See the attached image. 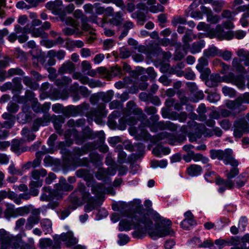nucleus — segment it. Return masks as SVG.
I'll return each mask as SVG.
<instances>
[{"label": "nucleus", "mask_w": 249, "mask_h": 249, "mask_svg": "<svg viewBox=\"0 0 249 249\" xmlns=\"http://www.w3.org/2000/svg\"><path fill=\"white\" fill-rule=\"evenodd\" d=\"M47 173L46 170L42 168L33 170L31 173L32 180L30 184L31 188L41 187L42 185V180L39 178L45 176Z\"/></svg>", "instance_id": "obj_10"}, {"label": "nucleus", "mask_w": 249, "mask_h": 249, "mask_svg": "<svg viewBox=\"0 0 249 249\" xmlns=\"http://www.w3.org/2000/svg\"><path fill=\"white\" fill-rule=\"evenodd\" d=\"M129 132L135 136L138 140H148L150 138V134L145 130L143 126H140L136 130L130 129Z\"/></svg>", "instance_id": "obj_16"}, {"label": "nucleus", "mask_w": 249, "mask_h": 249, "mask_svg": "<svg viewBox=\"0 0 249 249\" xmlns=\"http://www.w3.org/2000/svg\"><path fill=\"white\" fill-rule=\"evenodd\" d=\"M40 221L39 216H30L27 219L25 225V229L30 230L32 229L34 225L37 224Z\"/></svg>", "instance_id": "obj_27"}, {"label": "nucleus", "mask_w": 249, "mask_h": 249, "mask_svg": "<svg viewBox=\"0 0 249 249\" xmlns=\"http://www.w3.org/2000/svg\"><path fill=\"white\" fill-rule=\"evenodd\" d=\"M173 136L170 133L166 132H163L158 134V138L159 140H164L165 142L169 143L171 144H174L172 138Z\"/></svg>", "instance_id": "obj_31"}, {"label": "nucleus", "mask_w": 249, "mask_h": 249, "mask_svg": "<svg viewBox=\"0 0 249 249\" xmlns=\"http://www.w3.org/2000/svg\"><path fill=\"white\" fill-rule=\"evenodd\" d=\"M167 165L166 160H161L159 161H153L151 162V167L156 168L160 167V168H165Z\"/></svg>", "instance_id": "obj_48"}, {"label": "nucleus", "mask_w": 249, "mask_h": 249, "mask_svg": "<svg viewBox=\"0 0 249 249\" xmlns=\"http://www.w3.org/2000/svg\"><path fill=\"white\" fill-rule=\"evenodd\" d=\"M218 124L225 131L229 130L231 126V123L227 119H223L219 121Z\"/></svg>", "instance_id": "obj_45"}, {"label": "nucleus", "mask_w": 249, "mask_h": 249, "mask_svg": "<svg viewBox=\"0 0 249 249\" xmlns=\"http://www.w3.org/2000/svg\"><path fill=\"white\" fill-rule=\"evenodd\" d=\"M205 42L203 40H200L197 42L194 43L190 47V52L193 54L199 53L204 47Z\"/></svg>", "instance_id": "obj_28"}, {"label": "nucleus", "mask_w": 249, "mask_h": 249, "mask_svg": "<svg viewBox=\"0 0 249 249\" xmlns=\"http://www.w3.org/2000/svg\"><path fill=\"white\" fill-rule=\"evenodd\" d=\"M21 141L18 140H14L12 142L11 145V150L18 154H20L21 152L24 151V150L20 148Z\"/></svg>", "instance_id": "obj_33"}, {"label": "nucleus", "mask_w": 249, "mask_h": 249, "mask_svg": "<svg viewBox=\"0 0 249 249\" xmlns=\"http://www.w3.org/2000/svg\"><path fill=\"white\" fill-rule=\"evenodd\" d=\"M197 113L199 114L200 116L197 118V116L196 114L191 115V118L193 119H197L200 121H204L206 120V116H203V114L206 112V107L204 104H201L198 106L196 110Z\"/></svg>", "instance_id": "obj_24"}, {"label": "nucleus", "mask_w": 249, "mask_h": 249, "mask_svg": "<svg viewBox=\"0 0 249 249\" xmlns=\"http://www.w3.org/2000/svg\"><path fill=\"white\" fill-rule=\"evenodd\" d=\"M55 243L53 244V241L50 238H41L39 242V246L41 249H56L60 248L61 242H65L68 247H72L73 249H78L76 244V238L73 237V234L71 231H68L67 233H62L59 235H55L54 237Z\"/></svg>", "instance_id": "obj_2"}, {"label": "nucleus", "mask_w": 249, "mask_h": 249, "mask_svg": "<svg viewBox=\"0 0 249 249\" xmlns=\"http://www.w3.org/2000/svg\"><path fill=\"white\" fill-rule=\"evenodd\" d=\"M205 167L207 172L204 176L205 179L208 182H212L216 178V174L213 171H209L211 168V165L209 164H207Z\"/></svg>", "instance_id": "obj_30"}, {"label": "nucleus", "mask_w": 249, "mask_h": 249, "mask_svg": "<svg viewBox=\"0 0 249 249\" xmlns=\"http://www.w3.org/2000/svg\"><path fill=\"white\" fill-rule=\"evenodd\" d=\"M221 29L222 27L220 25H217L215 29L216 35L221 40H231L234 37L238 39H241L243 38L246 35V33L242 30H238L235 32L231 31L224 32L223 31H221Z\"/></svg>", "instance_id": "obj_7"}, {"label": "nucleus", "mask_w": 249, "mask_h": 249, "mask_svg": "<svg viewBox=\"0 0 249 249\" xmlns=\"http://www.w3.org/2000/svg\"><path fill=\"white\" fill-rule=\"evenodd\" d=\"M208 65L207 58L203 55L198 60V63L196 66V69L201 73V77L203 79L207 78L211 72L209 68L207 66Z\"/></svg>", "instance_id": "obj_12"}, {"label": "nucleus", "mask_w": 249, "mask_h": 249, "mask_svg": "<svg viewBox=\"0 0 249 249\" xmlns=\"http://www.w3.org/2000/svg\"><path fill=\"white\" fill-rule=\"evenodd\" d=\"M232 150L231 149H227L224 151H220L217 153L220 157V160H223L226 164H230L233 167H237L238 163L232 157Z\"/></svg>", "instance_id": "obj_11"}, {"label": "nucleus", "mask_w": 249, "mask_h": 249, "mask_svg": "<svg viewBox=\"0 0 249 249\" xmlns=\"http://www.w3.org/2000/svg\"><path fill=\"white\" fill-rule=\"evenodd\" d=\"M64 123V119L60 116H58L54 122V128L60 135H61L62 133V130L61 129V125L60 124H62Z\"/></svg>", "instance_id": "obj_39"}, {"label": "nucleus", "mask_w": 249, "mask_h": 249, "mask_svg": "<svg viewBox=\"0 0 249 249\" xmlns=\"http://www.w3.org/2000/svg\"><path fill=\"white\" fill-rule=\"evenodd\" d=\"M204 97V95L202 91H199L196 92L195 94V97H192L190 99V100L191 101H193V102H198L199 100H202L203 99Z\"/></svg>", "instance_id": "obj_60"}, {"label": "nucleus", "mask_w": 249, "mask_h": 249, "mask_svg": "<svg viewBox=\"0 0 249 249\" xmlns=\"http://www.w3.org/2000/svg\"><path fill=\"white\" fill-rule=\"evenodd\" d=\"M127 108L129 112H133L135 114L141 115L142 117L145 116L141 109L136 108L135 104L133 101H129L127 103Z\"/></svg>", "instance_id": "obj_29"}, {"label": "nucleus", "mask_w": 249, "mask_h": 249, "mask_svg": "<svg viewBox=\"0 0 249 249\" xmlns=\"http://www.w3.org/2000/svg\"><path fill=\"white\" fill-rule=\"evenodd\" d=\"M107 114L104 105L97 110H91L86 113L85 116L89 123L94 121L96 124H100L102 122V118Z\"/></svg>", "instance_id": "obj_8"}, {"label": "nucleus", "mask_w": 249, "mask_h": 249, "mask_svg": "<svg viewBox=\"0 0 249 249\" xmlns=\"http://www.w3.org/2000/svg\"><path fill=\"white\" fill-rule=\"evenodd\" d=\"M0 242L1 249H18L22 243L20 235L16 236L10 233L3 229H0Z\"/></svg>", "instance_id": "obj_5"}, {"label": "nucleus", "mask_w": 249, "mask_h": 249, "mask_svg": "<svg viewBox=\"0 0 249 249\" xmlns=\"http://www.w3.org/2000/svg\"><path fill=\"white\" fill-rule=\"evenodd\" d=\"M222 92L225 96H228L230 97H233L235 95V90L231 88L228 87H224L222 88Z\"/></svg>", "instance_id": "obj_50"}, {"label": "nucleus", "mask_w": 249, "mask_h": 249, "mask_svg": "<svg viewBox=\"0 0 249 249\" xmlns=\"http://www.w3.org/2000/svg\"><path fill=\"white\" fill-rule=\"evenodd\" d=\"M239 173L238 169L236 167H233V168L231 170L230 172L226 174V176L228 178V180L234 178Z\"/></svg>", "instance_id": "obj_61"}, {"label": "nucleus", "mask_w": 249, "mask_h": 249, "mask_svg": "<svg viewBox=\"0 0 249 249\" xmlns=\"http://www.w3.org/2000/svg\"><path fill=\"white\" fill-rule=\"evenodd\" d=\"M103 44L105 50H109L113 47L115 42L112 39H107L104 41Z\"/></svg>", "instance_id": "obj_55"}, {"label": "nucleus", "mask_w": 249, "mask_h": 249, "mask_svg": "<svg viewBox=\"0 0 249 249\" xmlns=\"http://www.w3.org/2000/svg\"><path fill=\"white\" fill-rule=\"evenodd\" d=\"M141 202L140 199H135L129 203L121 202L118 204L119 207L130 209V212L127 213L125 215L131 218L130 221H121L119 224V230L127 231L132 229H136V230L132 232V235L136 239L143 238L146 233L153 240L173 235L174 231L171 229V221L161 218L159 213H156L154 214L153 219L156 222H160V224L153 227L149 215L145 213Z\"/></svg>", "instance_id": "obj_1"}, {"label": "nucleus", "mask_w": 249, "mask_h": 249, "mask_svg": "<svg viewBox=\"0 0 249 249\" xmlns=\"http://www.w3.org/2000/svg\"><path fill=\"white\" fill-rule=\"evenodd\" d=\"M8 172L10 174L13 175L21 176L22 175V171L21 170L16 169L14 164H11L9 166Z\"/></svg>", "instance_id": "obj_53"}, {"label": "nucleus", "mask_w": 249, "mask_h": 249, "mask_svg": "<svg viewBox=\"0 0 249 249\" xmlns=\"http://www.w3.org/2000/svg\"><path fill=\"white\" fill-rule=\"evenodd\" d=\"M37 120H40L38 122L42 126H46L49 124L50 122V115L46 114L42 118H37Z\"/></svg>", "instance_id": "obj_52"}, {"label": "nucleus", "mask_w": 249, "mask_h": 249, "mask_svg": "<svg viewBox=\"0 0 249 249\" xmlns=\"http://www.w3.org/2000/svg\"><path fill=\"white\" fill-rule=\"evenodd\" d=\"M207 99L210 102L215 103L220 100V97L219 94L213 93L209 94L207 97Z\"/></svg>", "instance_id": "obj_54"}, {"label": "nucleus", "mask_w": 249, "mask_h": 249, "mask_svg": "<svg viewBox=\"0 0 249 249\" xmlns=\"http://www.w3.org/2000/svg\"><path fill=\"white\" fill-rule=\"evenodd\" d=\"M234 129L233 135L237 138H241L244 132L248 128V124L243 120L236 121L234 124Z\"/></svg>", "instance_id": "obj_15"}, {"label": "nucleus", "mask_w": 249, "mask_h": 249, "mask_svg": "<svg viewBox=\"0 0 249 249\" xmlns=\"http://www.w3.org/2000/svg\"><path fill=\"white\" fill-rule=\"evenodd\" d=\"M202 171V169L200 165L192 164L187 169V173L192 177H196L200 175Z\"/></svg>", "instance_id": "obj_25"}, {"label": "nucleus", "mask_w": 249, "mask_h": 249, "mask_svg": "<svg viewBox=\"0 0 249 249\" xmlns=\"http://www.w3.org/2000/svg\"><path fill=\"white\" fill-rule=\"evenodd\" d=\"M239 12H245L240 19V22L243 27H246L248 26V22L247 18L249 17V5H243L239 6L237 8Z\"/></svg>", "instance_id": "obj_19"}, {"label": "nucleus", "mask_w": 249, "mask_h": 249, "mask_svg": "<svg viewBox=\"0 0 249 249\" xmlns=\"http://www.w3.org/2000/svg\"><path fill=\"white\" fill-rule=\"evenodd\" d=\"M73 188V186L67 183L65 179H61L59 182L55 184V190L53 191L49 187H43L40 199L43 201H48L54 197H61L64 192L71 191Z\"/></svg>", "instance_id": "obj_4"}, {"label": "nucleus", "mask_w": 249, "mask_h": 249, "mask_svg": "<svg viewBox=\"0 0 249 249\" xmlns=\"http://www.w3.org/2000/svg\"><path fill=\"white\" fill-rule=\"evenodd\" d=\"M218 55L220 56H221L223 58L224 60H225L226 61H228V60H229L231 58L232 53L231 52H230L229 51H225L223 53H221V52L219 53Z\"/></svg>", "instance_id": "obj_63"}, {"label": "nucleus", "mask_w": 249, "mask_h": 249, "mask_svg": "<svg viewBox=\"0 0 249 249\" xmlns=\"http://www.w3.org/2000/svg\"><path fill=\"white\" fill-rule=\"evenodd\" d=\"M185 22L186 19L184 18L179 16L174 17L172 21L173 25H176L178 24H185Z\"/></svg>", "instance_id": "obj_59"}, {"label": "nucleus", "mask_w": 249, "mask_h": 249, "mask_svg": "<svg viewBox=\"0 0 249 249\" xmlns=\"http://www.w3.org/2000/svg\"><path fill=\"white\" fill-rule=\"evenodd\" d=\"M4 213L5 217L8 219H10L11 217H16L14 206L12 205L7 206Z\"/></svg>", "instance_id": "obj_41"}, {"label": "nucleus", "mask_w": 249, "mask_h": 249, "mask_svg": "<svg viewBox=\"0 0 249 249\" xmlns=\"http://www.w3.org/2000/svg\"><path fill=\"white\" fill-rule=\"evenodd\" d=\"M65 22L67 24L70 25L71 27H68L65 29L63 30L64 32L67 35H72L77 28L76 21L73 20L72 18L69 17L66 18Z\"/></svg>", "instance_id": "obj_21"}, {"label": "nucleus", "mask_w": 249, "mask_h": 249, "mask_svg": "<svg viewBox=\"0 0 249 249\" xmlns=\"http://www.w3.org/2000/svg\"><path fill=\"white\" fill-rule=\"evenodd\" d=\"M145 111L149 115H153L150 118L152 123L151 124L149 120H147L144 124L145 126L150 127L151 131L156 132L158 129H168L171 131H174L177 129V126L171 122H157L159 119V116L155 115L157 110L155 107H146L145 109Z\"/></svg>", "instance_id": "obj_3"}, {"label": "nucleus", "mask_w": 249, "mask_h": 249, "mask_svg": "<svg viewBox=\"0 0 249 249\" xmlns=\"http://www.w3.org/2000/svg\"><path fill=\"white\" fill-rule=\"evenodd\" d=\"M193 241L198 247L209 248V244L207 243L209 242V240H207L202 243L199 238L195 237L193 239Z\"/></svg>", "instance_id": "obj_44"}, {"label": "nucleus", "mask_w": 249, "mask_h": 249, "mask_svg": "<svg viewBox=\"0 0 249 249\" xmlns=\"http://www.w3.org/2000/svg\"><path fill=\"white\" fill-rule=\"evenodd\" d=\"M32 36L35 37H40L42 38H46L48 35L42 29L37 28L33 30L31 32Z\"/></svg>", "instance_id": "obj_38"}, {"label": "nucleus", "mask_w": 249, "mask_h": 249, "mask_svg": "<svg viewBox=\"0 0 249 249\" xmlns=\"http://www.w3.org/2000/svg\"><path fill=\"white\" fill-rule=\"evenodd\" d=\"M23 71L19 68L10 69L8 71V76L11 77L14 75H22L24 74Z\"/></svg>", "instance_id": "obj_47"}, {"label": "nucleus", "mask_w": 249, "mask_h": 249, "mask_svg": "<svg viewBox=\"0 0 249 249\" xmlns=\"http://www.w3.org/2000/svg\"><path fill=\"white\" fill-rule=\"evenodd\" d=\"M123 14L121 12H116L113 18L110 20L111 24L118 26L120 25L123 21Z\"/></svg>", "instance_id": "obj_34"}, {"label": "nucleus", "mask_w": 249, "mask_h": 249, "mask_svg": "<svg viewBox=\"0 0 249 249\" xmlns=\"http://www.w3.org/2000/svg\"><path fill=\"white\" fill-rule=\"evenodd\" d=\"M242 60L237 58H233L232 62V67L235 69V70L238 72H244L245 69L243 66L241 65Z\"/></svg>", "instance_id": "obj_36"}, {"label": "nucleus", "mask_w": 249, "mask_h": 249, "mask_svg": "<svg viewBox=\"0 0 249 249\" xmlns=\"http://www.w3.org/2000/svg\"><path fill=\"white\" fill-rule=\"evenodd\" d=\"M216 182L217 185L220 186L218 189V192L220 193H223L227 189H231L234 186L231 180H225L220 178H217Z\"/></svg>", "instance_id": "obj_20"}, {"label": "nucleus", "mask_w": 249, "mask_h": 249, "mask_svg": "<svg viewBox=\"0 0 249 249\" xmlns=\"http://www.w3.org/2000/svg\"><path fill=\"white\" fill-rule=\"evenodd\" d=\"M105 59V55L102 53H99L96 55L93 60L95 64L98 65L101 63Z\"/></svg>", "instance_id": "obj_64"}, {"label": "nucleus", "mask_w": 249, "mask_h": 249, "mask_svg": "<svg viewBox=\"0 0 249 249\" xmlns=\"http://www.w3.org/2000/svg\"><path fill=\"white\" fill-rule=\"evenodd\" d=\"M164 8L163 6L160 4H157V5H154L150 6L149 8V11L153 13H157L163 11Z\"/></svg>", "instance_id": "obj_51"}, {"label": "nucleus", "mask_w": 249, "mask_h": 249, "mask_svg": "<svg viewBox=\"0 0 249 249\" xmlns=\"http://www.w3.org/2000/svg\"><path fill=\"white\" fill-rule=\"evenodd\" d=\"M249 103V93H245L242 95L238 97L235 101H228L226 103V106L229 109L234 110L236 112H240L246 109L245 106L242 104Z\"/></svg>", "instance_id": "obj_6"}, {"label": "nucleus", "mask_w": 249, "mask_h": 249, "mask_svg": "<svg viewBox=\"0 0 249 249\" xmlns=\"http://www.w3.org/2000/svg\"><path fill=\"white\" fill-rule=\"evenodd\" d=\"M29 209L26 207H21L15 209L16 217L18 216H23L29 213Z\"/></svg>", "instance_id": "obj_43"}, {"label": "nucleus", "mask_w": 249, "mask_h": 249, "mask_svg": "<svg viewBox=\"0 0 249 249\" xmlns=\"http://www.w3.org/2000/svg\"><path fill=\"white\" fill-rule=\"evenodd\" d=\"M74 65L71 62H67L64 63L59 69V72L63 74L65 73H71L74 70Z\"/></svg>", "instance_id": "obj_26"}, {"label": "nucleus", "mask_w": 249, "mask_h": 249, "mask_svg": "<svg viewBox=\"0 0 249 249\" xmlns=\"http://www.w3.org/2000/svg\"><path fill=\"white\" fill-rule=\"evenodd\" d=\"M208 243L209 246V248L210 249H221L227 245L228 242L222 239H218L215 240V244H213L211 240H209V242Z\"/></svg>", "instance_id": "obj_22"}, {"label": "nucleus", "mask_w": 249, "mask_h": 249, "mask_svg": "<svg viewBox=\"0 0 249 249\" xmlns=\"http://www.w3.org/2000/svg\"><path fill=\"white\" fill-rule=\"evenodd\" d=\"M117 243L120 246H124L130 241V237L125 234L119 233L118 235Z\"/></svg>", "instance_id": "obj_35"}, {"label": "nucleus", "mask_w": 249, "mask_h": 249, "mask_svg": "<svg viewBox=\"0 0 249 249\" xmlns=\"http://www.w3.org/2000/svg\"><path fill=\"white\" fill-rule=\"evenodd\" d=\"M25 219L23 218H20L18 219L16 222L15 230L16 231H19L21 230L25 224Z\"/></svg>", "instance_id": "obj_58"}, {"label": "nucleus", "mask_w": 249, "mask_h": 249, "mask_svg": "<svg viewBox=\"0 0 249 249\" xmlns=\"http://www.w3.org/2000/svg\"><path fill=\"white\" fill-rule=\"evenodd\" d=\"M218 50L215 47H212L206 49L203 52V56L207 58L214 57L216 55H218Z\"/></svg>", "instance_id": "obj_32"}, {"label": "nucleus", "mask_w": 249, "mask_h": 249, "mask_svg": "<svg viewBox=\"0 0 249 249\" xmlns=\"http://www.w3.org/2000/svg\"><path fill=\"white\" fill-rule=\"evenodd\" d=\"M200 9L202 13L207 16V21L215 24L220 20V17L216 15H213L210 8H207L204 6H201Z\"/></svg>", "instance_id": "obj_17"}, {"label": "nucleus", "mask_w": 249, "mask_h": 249, "mask_svg": "<svg viewBox=\"0 0 249 249\" xmlns=\"http://www.w3.org/2000/svg\"><path fill=\"white\" fill-rule=\"evenodd\" d=\"M198 128L199 132L203 134L205 137H211L213 135L220 137L223 134L222 129L217 126H214L210 129L206 128L204 125L199 124Z\"/></svg>", "instance_id": "obj_13"}, {"label": "nucleus", "mask_w": 249, "mask_h": 249, "mask_svg": "<svg viewBox=\"0 0 249 249\" xmlns=\"http://www.w3.org/2000/svg\"><path fill=\"white\" fill-rule=\"evenodd\" d=\"M15 34L17 35H18L19 34H22V33H27V29L26 27H21L20 26H19L18 24H17L15 26Z\"/></svg>", "instance_id": "obj_62"}, {"label": "nucleus", "mask_w": 249, "mask_h": 249, "mask_svg": "<svg viewBox=\"0 0 249 249\" xmlns=\"http://www.w3.org/2000/svg\"><path fill=\"white\" fill-rule=\"evenodd\" d=\"M42 229L45 234L52 232V223L49 219H43L40 222Z\"/></svg>", "instance_id": "obj_23"}, {"label": "nucleus", "mask_w": 249, "mask_h": 249, "mask_svg": "<svg viewBox=\"0 0 249 249\" xmlns=\"http://www.w3.org/2000/svg\"><path fill=\"white\" fill-rule=\"evenodd\" d=\"M70 201L72 205L73 209H76L78 205V193L74 191L69 196Z\"/></svg>", "instance_id": "obj_42"}, {"label": "nucleus", "mask_w": 249, "mask_h": 249, "mask_svg": "<svg viewBox=\"0 0 249 249\" xmlns=\"http://www.w3.org/2000/svg\"><path fill=\"white\" fill-rule=\"evenodd\" d=\"M113 96L114 91L112 90H108L102 96V99L104 102H108L112 99Z\"/></svg>", "instance_id": "obj_57"}, {"label": "nucleus", "mask_w": 249, "mask_h": 249, "mask_svg": "<svg viewBox=\"0 0 249 249\" xmlns=\"http://www.w3.org/2000/svg\"><path fill=\"white\" fill-rule=\"evenodd\" d=\"M21 134L24 137L26 138L27 140L29 142L34 141L36 138V135L26 128H23Z\"/></svg>", "instance_id": "obj_37"}, {"label": "nucleus", "mask_w": 249, "mask_h": 249, "mask_svg": "<svg viewBox=\"0 0 249 249\" xmlns=\"http://www.w3.org/2000/svg\"><path fill=\"white\" fill-rule=\"evenodd\" d=\"M116 173V170L112 167L107 169L100 168L96 174L95 177L98 180H102L107 176L115 175Z\"/></svg>", "instance_id": "obj_18"}, {"label": "nucleus", "mask_w": 249, "mask_h": 249, "mask_svg": "<svg viewBox=\"0 0 249 249\" xmlns=\"http://www.w3.org/2000/svg\"><path fill=\"white\" fill-rule=\"evenodd\" d=\"M196 35L193 34L192 30H189L186 32L185 34L182 37V41L183 42L182 49L184 53H180L177 52V54L175 56L176 60H179L184 57L190 48L189 42L192 41L193 39H196Z\"/></svg>", "instance_id": "obj_9"}, {"label": "nucleus", "mask_w": 249, "mask_h": 249, "mask_svg": "<svg viewBox=\"0 0 249 249\" xmlns=\"http://www.w3.org/2000/svg\"><path fill=\"white\" fill-rule=\"evenodd\" d=\"M247 225V219L245 217H241L239 220L238 229L241 231H244Z\"/></svg>", "instance_id": "obj_56"}, {"label": "nucleus", "mask_w": 249, "mask_h": 249, "mask_svg": "<svg viewBox=\"0 0 249 249\" xmlns=\"http://www.w3.org/2000/svg\"><path fill=\"white\" fill-rule=\"evenodd\" d=\"M15 119L14 118H10L9 120L4 122L3 123L0 122V129L3 128H10L14 124Z\"/></svg>", "instance_id": "obj_46"}, {"label": "nucleus", "mask_w": 249, "mask_h": 249, "mask_svg": "<svg viewBox=\"0 0 249 249\" xmlns=\"http://www.w3.org/2000/svg\"><path fill=\"white\" fill-rule=\"evenodd\" d=\"M212 5L213 10L216 12H219L224 5V1L223 0L214 1L213 2Z\"/></svg>", "instance_id": "obj_49"}, {"label": "nucleus", "mask_w": 249, "mask_h": 249, "mask_svg": "<svg viewBox=\"0 0 249 249\" xmlns=\"http://www.w3.org/2000/svg\"><path fill=\"white\" fill-rule=\"evenodd\" d=\"M163 153L164 155L169 154L170 152V150L167 147H156L153 149V153L157 157H160L161 153Z\"/></svg>", "instance_id": "obj_40"}, {"label": "nucleus", "mask_w": 249, "mask_h": 249, "mask_svg": "<svg viewBox=\"0 0 249 249\" xmlns=\"http://www.w3.org/2000/svg\"><path fill=\"white\" fill-rule=\"evenodd\" d=\"M225 81L236 85L239 89H243L245 87V81L242 76H235L233 73L230 72L225 76Z\"/></svg>", "instance_id": "obj_14"}]
</instances>
